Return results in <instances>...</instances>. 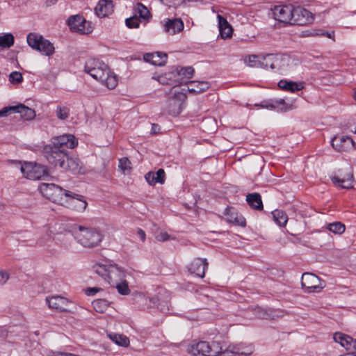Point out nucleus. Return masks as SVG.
<instances>
[{
	"label": "nucleus",
	"instance_id": "36",
	"mask_svg": "<svg viewBox=\"0 0 356 356\" xmlns=\"http://www.w3.org/2000/svg\"><path fill=\"white\" fill-rule=\"evenodd\" d=\"M334 340L340 343L341 346L344 347L347 350L348 348L350 346L353 339L348 335L343 333L337 332L334 334Z\"/></svg>",
	"mask_w": 356,
	"mask_h": 356
},
{
	"label": "nucleus",
	"instance_id": "46",
	"mask_svg": "<svg viewBox=\"0 0 356 356\" xmlns=\"http://www.w3.org/2000/svg\"><path fill=\"white\" fill-rule=\"evenodd\" d=\"M175 74L174 72H169L164 74H161L157 77V81L160 82L161 84H169L172 80H175Z\"/></svg>",
	"mask_w": 356,
	"mask_h": 356
},
{
	"label": "nucleus",
	"instance_id": "34",
	"mask_svg": "<svg viewBox=\"0 0 356 356\" xmlns=\"http://www.w3.org/2000/svg\"><path fill=\"white\" fill-rule=\"evenodd\" d=\"M246 200L248 204L254 209L262 210L263 203L261 195L259 193H254L248 194L246 196Z\"/></svg>",
	"mask_w": 356,
	"mask_h": 356
},
{
	"label": "nucleus",
	"instance_id": "29",
	"mask_svg": "<svg viewBox=\"0 0 356 356\" xmlns=\"http://www.w3.org/2000/svg\"><path fill=\"white\" fill-rule=\"evenodd\" d=\"M256 106L264 108H277L282 111H286L292 108V106L286 104L282 99L276 100L274 102H264L260 104H256Z\"/></svg>",
	"mask_w": 356,
	"mask_h": 356
},
{
	"label": "nucleus",
	"instance_id": "6",
	"mask_svg": "<svg viewBox=\"0 0 356 356\" xmlns=\"http://www.w3.org/2000/svg\"><path fill=\"white\" fill-rule=\"evenodd\" d=\"M67 25L72 31L79 34L88 35L93 31L92 23L80 15L70 16L67 19Z\"/></svg>",
	"mask_w": 356,
	"mask_h": 356
},
{
	"label": "nucleus",
	"instance_id": "12",
	"mask_svg": "<svg viewBox=\"0 0 356 356\" xmlns=\"http://www.w3.org/2000/svg\"><path fill=\"white\" fill-rule=\"evenodd\" d=\"M314 21V16L311 12L302 8H293V19L291 24L305 25L312 24Z\"/></svg>",
	"mask_w": 356,
	"mask_h": 356
},
{
	"label": "nucleus",
	"instance_id": "58",
	"mask_svg": "<svg viewBox=\"0 0 356 356\" xmlns=\"http://www.w3.org/2000/svg\"><path fill=\"white\" fill-rule=\"evenodd\" d=\"M170 238V236L167 232H161L159 235L157 236V241L162 242H165Z\"/></svg>",
	"mask_w": 356,
	"mask_h": 356
},
{
	"label": "nucleus",
	"instance_id": "32",
	"mask_svg": "<svg viewBox=\"0 0 356 356\" xmlns=\"http://www.w3.org/2000/svg\"><path fill=\"white\" fill-rule=\"evenodd\" d=\"M210 83L207 81H193L188 86V91L193 93H201L210 88Z\"/></svg>",
	"mask_w": 356,
	"mask_h": 356
},
{
	"label": "nucleus",
	"instance_id": "31",
	"mask_svg": "<svg viewBox=\"0 0 356 356\" xmlns=\"http://www.w3.org/2000/svg\"><path fill=\"white\" fill-rule=\"evenodd\" d=\"M278 86L282 90L291 92L299 91L304 88L302 82L287 81L286 80H281L278 83Z\"/></svg>",
	"mask_w": 356,
	"mask_h": 356
},
{
	"label": "nucleus",
	"instance_id": "40",
	"mask_svg": "<svg viewBox=\"0 0 356 356\" xmlns=\"http://www.w3.org/2000/svg\"><path fill=\"white\" fill-rule=\"evenodd\" d=\"M14 44V36L11 33H6L0 35V47L10 48Z\"/></svg>",
	"mask_w": 356,
	"mask_h": 356
},
{
	"label": "nucleus",
	"instance_id": "9",
	"mask_svg": "<svg viewBox=\"0 0 356 356\" xmlns=\"http://www.w3.org/2000/svg\"><path fill=\"white\" fill-rule=\"evenodd\" d=\"M254 350V346L250 343L241 342L231 343L223 351L225 354H232L236 356H250Z\"/></svg>",
	"mask_w": 356,
	"mask_h": 356
},
{
	"label": "nucleus",
	"instance_id": "44",
	"mask_svg": "<svg viewBox=\"0 0 356 356\" xmlns=\"http://www.w3.org/2000/svg\"><path fill=\"white\" fill-rule=\"evenodd\" d=\"M245 63L251 67H255L261 65V60L259 59V56L252 54L247 56L244 59Z\"/></svg>",
	"mask_w": 356,
	"mask_h": 356
},
{
	"label": "nucleus",
	"instance_id": "41",
	"mask_svg": "<svg viewBox=\"0 0 356 356\" xmlns=\"http://www.w3.org/2000/svg\"><path fill=\"white\" fill-rule=\"evenodd\" d=\"M92 304L93 309L99 313L104 312L108 307V302L104 299L94 300Z\"/></svg>",
	"mask_w": 356,
	"mask_h": 356
},
{
	"label": "nucleus",
	"instance_id": "48",
	"mask_svg": "<svg viewBox=\"0 0 356 356\" xmlns=\"http://www.w3.org/2000/svg\"><path fill=\"white\" fill-rule=\"evenodd\" d=\"M23 81V76L21 72H13L9 75V81L13 83H22Z\"/></svg>",
	"mask_w": 356,
	"mask_h": 356
},
{
	"label": "nucleus",
	"instance_id": "24",
	"mask_svg": "<svg viewBox=\"0 0 356 356\" xmlns=\"http://www.w3.org/2000/svg\"><path fill=\"white\" fill-rule=\"evenodd\" d=\"M207 266L208 263L206 259L196 258L191 263L188 270L191 273L200 277H203L204 276L205 269Z\"/></svg>",
	"mask_w": 356,
	"mask_h": 356
},
{
	"label": "nucleus",
	"instance_id": "62",
	"mask_svg": "<svg viewBox=\"0 0 356 356\" xmlns=\"http://www.w3.org/2000/svg\"><path fill=\"white\" fill-rule=\"evenodd\" d=\"M137 234L140 237L142 241H144L145 239V232L141 229H138L137 230Z\"/></svg>",
	"mask_w": 356,
	"mask_h": 356
},
{
	"label": "nucleus",
	"instance_id": "35",
	"mask_svg": "<svg viewBox=\"0 0 356 356\" xmlns=\"http://www.w3.org/2000/svg\"><path fill=\"white\" fill-rule=\"evenodd\" d=\"M58 186L54 184L42 183L39 185V191L44 197L49 199L54 192L58 191Z\"/></svg>",
	"mask_w": 356,
	"mask_h": 356
},
{
	"label": "nucleus",
	"instance_id": "55",
	"mask_svg": "<svg viewBox=\"0 0 356 356\" xmlns=\"http://www.w3.org/2000/svg\"><path fill=\"white\" fill-rule=\"evenodd\" d=\"M165 173L163 169H159L157 170V183L161 184L165 182Z\"/></svg>",
	"mask_w": 356,
	"mask_h": 356
},
{
	"label": "nucleus",
	"instance_id": "3",
	"mask_svg": "<svg viewBox=\"0 0 356 356\" xmlns=\"http://www.w3.org/2000/svg\"><path fill=\"white\" fill-rule=\"evenodd\" d=\"M93 269L97 275L110 284L122 281L124 277L122 268L114 263L95 264L93 266Z\"/></svg>",
	"mask_w": 356,
	"mask_h": 356
},
{
	"label": "nucleus",
	"instance_id": "13",
	"mask_svg": "<svg viewBox=\"0 0 356 356\" xmlns=\"http://www.w3.org/2000/svg\"><path fill=\"white\" fill-rule=\"evenodd\" d=\"M161 24L163 31L169 35L179 34L184 29V22L180 18H168Z\"/></svg>",
	"mask_w": 356,
	"mask_h": 356
},
{
	"label": "nucleus",
	"instance_id": "64",
	"mask_svg": "<svg viewBox=\"0 0 356 356\" xmlns=\"http://www.w3.org/2000/svg\"><path fill=\"white\" fill-rule=\"evenodd\" d=\"M56 356H78L75 354H72V353H58V355Z\"/></svg>",
	"mask_w": 356,
	"mask_h": 356
},
{
	"label": "nucleus",
	"instance_id": "37",
	"mask_svg": "<svg viewBox=\"0 0 356 356\" xmlns=\"http://www.w3.org/2000/svg\"><path fill=\"white\" fill-rule=\"evenodd\" d=\"M272 216L275 222L281 227H285L288 222V216L286 213L280 209H276L272 212Z\"/></svg>",
	"mask_w": 356,
	"mask_h": 356
},
{
	"label": "nucleus",
	"instance_id": "50",
	"mask_svg": "<svg viewBox=\"0 0 356 356\" xmlns=\"http://www.w3.org/2000/svg\"><path fill=\"white\" fill-rule=\"evenodd\" d=\"M157 58L160 60V61L157 60V66L164 65L168 60V54L165 52L157 51Z\"/></svg>",
	"mask_w": 356,
	"mask_h": 356
},
{
	"label": "nucleus",
	"instance_id": "17",
	"mask_svg": "<svg viewBox=\"0 0 356 356\" xmlns=\"http://www.w3.org/2000/svg\"><path fill=\"white\" fill-rule=\"evenodd\" d=\"M46 302L48 304V306L51 309H55L58 312H67L68 311V305L70 304V301L60 296H54L48 297L46 298Z\"/></svg>",
	"mask_w": 356,
	"mask_h": 356
},
{
	"label": "nucleus",
	"instance_id": "20",
	"mask_svg": "<svg viewBox=\"0 0 356 356\" xmlns=\"http://www.w3.org/2000/svg\"><path fill=\"white\" fill-rule=\"evenodd\" d=\"M173 72L175 74V81L179 83H186L188 80L191 79L195 73L194 68L191 66H178Z\"/></svg>",
	"mask_w": 356,
	"mask_h": 356
},
{
	"label": "nucleus",
	"instance_id": "21",
	"mask_svg": "<svg viewBox=\"0 0 356 356\" xmlns=\"http://www.w3.org/2000/svg\"><path fill=\"white\" fill-rule=\"evenodd\" d=\"M252 312L257 318L262 320H276L281 315L276 313V311L270 308H263L261 307H255L252 309Z\"/></svg>",
	"mask_w": 356,
	"mask_h": 356
},
{
	"label": "nucleus",
	"instance_id": "22",
	"mask_svg": "<svg viewBox=\"0 0 356 356\" xmlns=\"http://www.w3.org/2000/svg\"><path fill=\"white\" fill-rule=\"evenodd\" d=\"M46 157L50 163L54 164L55 165H60V161H65L67 154L64 149H60L53 146L50 147L49 152H47Z\"/></svg>",
	"mask_w": 356,
	"mask_h": 356
},
{
	"label": "nucleus",
	"instance_id": "38",
	"mask_svg": "<svg viewBox=\"0 0 356 356\" xmlns=\"http://www.w3.org/2000/svg\"><path fill=\"white\" fill-rule=\"evenodd\" d=\"M54 240L56 241V243L65 248L70 246L72 243V238L70 234H59L54 238Z\"/></svg>",
	"mask_w": 356,
	"mask_h": 356
},
{
	"label": "nucleus",
	"instance_id": "7",
	"mask_svg": "<svg viewBox=\"0 0 356 356\" xmlns=\"http://www.w3.org/2000/svg\"><path fill=\"white\" fill-rule=\"evenodd\" d=\"M20 170L25 177L33 180L40 179L48 175L46 166L31 162H25L21 165Z\"/></svg>",
	"mask_w": 356,
	"mask_h": 356
},
{
	"label": "nucleus",
	"instance_id": "1",
	"mask_svg": "<svg viewBox=\"0 0 356 356\" xmlns=\"http://www.w3.org/2000/svg\"><path fill=\"white\" fill-rule=\"evenodd\" d=\"M84 71L108 89H113L118 85L116 75L104 63L97 59H88L85 63Z\"/></svg>",
	"mask_w": 356,
	"mask_h": 356
},
{
	"label": "nucleus",
	"instance_id": "2",
	"mask_svg": "<svg viewBox=\"0 0 356 356\" xmlns=\"http://www.w3.org/2000/svg\"><path fill=\"white\" fill-rule=\"evenodd\" d=\"M74 235L77 242L87 248L99 246L104 238V234L98 229L82 226L74 230Z\"/></svg>",
	"mask_w": 356,
	"mask_h": 356
},
{
	"label": "nucleus",
	"instance_id": "28",
	"mask_svg": "<svg viewBox=\"0 0 356 356\" xmlns=\"http://www.w3.org/2000/svg\"><path fill=\"white\" fill-rule=\"evenodd\" d=\"M226 220L235 225L245 226V218L233 209H228L225 212Z\"/></svg>",
	"mask_w": 356,
	"mask_h": 356
},
{
	"label": "nucleus",
	"instance_id": "45",
	"mask_svg": "<svg viewBox=\"0 0 356 356\" xmlns=\"http://www.w3.org/2000/svg\"><path fill=\"white\" fill-rule=\"evenodd\" d=\"M119 168L124 174H129L131 170V163L130 161L124 157L119 160Z\"/></svg>",
	"mask_w": 356,
	"mask_h": 356
},
{
	"label": "nucleus",
	"instance_id": "59",
	"mask_svg": "<svg viewBox=\"0 0 356 356\" xmlns=\"http://www.w3.org/2000/svg\"><path fill=\"white\" fill-rule=\"evenodd\" d=\"M349 354L356 356V340L353 339L350 347L348 348Z\"/></svg>",
	"mask_w": 356,
	"mask_h": 356
},
{
	"label": "nucleus",
	"instance_id": "43",
	"mask_svg": "<svg viewBox=\"0 0 356 356\" xmlns=\"http://www.w3.org/2000/svg\"><path fill=\"white\" fill-rule=\"evenodd\" d=\"M56 117L61 120H65L70 115V108L65 106L58 105L56 109Z\"/></svg>",
	"mask_w": 356,
	"mask_h": 356
},
{
	"label": "nucleus",
	"instance_id": "54",
	"mask_svg": "<svg viewBox=\"0 0 356 356\" xmlns=\"http://www.w3.org/2000/svg\"><path fill=\"white\" fill-rule=\"evenodd\" d=\"M10 278V274L4 270H0V285H4Z\"/></svg>",
	"mask_w": 356,
	"mask_h": 356
},
{
	"label": "nucleus",
	"instance_id": "25",
	"mask_svg": "<svg viewBox=\"0 0 356 356\" xmlns=\"http://www.w3.org/2000/svg\"><path fill=\"white\" fill-rule=\"evenodd\" d=\"M95 13L99 17L108 16L113 12V3L111 0H100L96 6Z\"/></svg>",
	"mask_w": 356,
	"mask_h": 356
},
{
	"label": "nucleus",
	"instance_id": "15",
	"mask_svg": "<svg viewBox=\"0 0 356 356\" xmlns=\"http://www.w3.org/2000/svg\"><path fill=\"white\" fill-rule=\"evenodd\" d=\"M332 146L338 152H347L355 148V143L351 138L339 136L332 138Z\"/></svg>",
	"mask_w": 356,
	"mask_h": 356
},
{
	"label": "nucleus",
	"instance_id": "61",
	"mask_svg": "<svg viewBox=\"0 0 356 356\" xmlns=\"http://www.w3.org/2000/svg\"><path fill=\"white\" fill-rule=\"evenodd\" d=\"M321 33L323 34H321V36H322V35L326 36L327 38L332 39L333 41L335 40V38H334V31H332V33H328V32H325V31H324L323 30L321 29Z\"/></svg>",
	"mask_w": 356,
	"mask_h": 356
},
{
	"label": "nucleus",
	"instance_id": "11",
	"mask_svg": "<svg viewBox=\"0 0 356 356\" xmlns=\"http://www.w3.org/2000/svg\"><path fill=\"white\" fill-rule=\"evenodd\" d=\"M186 99V95L183 92H176L168 101L169 113L172 115H179L182 109L183 104Z\"/></svg>",
	"mask_w": 356,
	"mask_h": 356
},
{
	"label": "nucleus",
	"instance_id": "30",
	"mask_svg": "<svg viewBox=\"0 0 356 356\" xmlns=\"http://www.w3.org/2000/svg\"><path fill=\"white\" fill-rule=\"evenodd\" d=\"M133 10L134 15L138 16L145 23L152 18V15L147 8L141 3H137L134 5Z\"/></svg>",
	"mask_w": 356,
	"mask_h": 356
},
{
	"label": "nucleus",
	"instance_id": "39",
	"mask_svg": "<svg viewBox=\"0 0 356 356\" xmlns=\"http://www.w3.org/2000/svg\"><path fill=\"white\" fill-rule=\"evenodd\" d=\"M327 229L335 234H341L346 230L345 225L340 222H334L330 223L327 226Z\"/></svg>",
	"mask_w": 356,
	"mask_h": 356
},
{
	"label": "nucleus",
	"instance_id": "5",
	"mask_svg": "<svg viewBox=\"0 0 356 356\" xmlns=\"http://www.w3.org/2000/svg\"><path fill=\"white\" fill-rule=\"evenodd\" d=\"M28 44L33 49L45 56H51L54 54L55 48L52 43L43 38L42 35L31 33L26 38Z\"/></svg>",
	"mask_w": 356,
	"mask_h": 356
},
{
	"label": "nucleus",
	"instance_id": "23",
	"mask_svg": "<svg viewBox=\"0 0 356 356\" xmlns=\"http://www.w3.org/2000/svg\"><path fill=\"white\" fill-rule=\"evenodd\" d=\"M331 180L334 184L343 188L350 189L353 188V175L350 169L345 176H332Z\"/></svg>",
	"mask_w": 356,
	"mask_h": 356
},
{
	"label": "nucleus",
	"instance_id": "18",
	"mask_svg": "<svg viewBox=\"0 0 356 356\" xmlns=\"http://www.w3.org/2000/svg\"><path fill=\"white\" fill-rule=\"evenodd\" d=\"M285 58L278 54H268L262 57L261 66L264 68H280L284 65Z\"/></svg>",
	"mask_w": 356,
	"mask_h": 356
},
{
	"label": "nucleus",
	"instance_id": "56",
	"mask_svg": "<svg viewBox=\"0 0 356 356\" xmlns=\"http://www.w3.org/2000/svg\"><path fill=\"white\" fill-rule=\"evenodd\" d=\"M154 58V53H146V54H144V55H143V60L146 63H149L152 65H155Z\"/></svg>",
	"mask_w": 356,
	"mask_h": 356
},
{
	"label": "nucleus",
	"instance_id": "27",
	"mask_svg": "<svg viewBox=\"0 0 356 356\" xmlns=\"http://www.w3.org/2000/svg\"><path fill=\"white\" fill-rule=\"evenodd\" d=\"M218 26L220 36L222 39L230 38L233 34V29L232 26L228 23L226 19H225L220 15H218Z\"/></svg>",
	"mask_w": 356,
	"mask_h": 356
},
{
	"label": "nucleus",
	"instance_id": "33",
	"mask_svg": "<svg viewBox=\"0 0 356 356\" xmlns=\"http://www.w3.org/2000/svg\"><path fill=\"white\" fill-rule=\"evenodd\" d=\"M58 191L57 192H54L49 200L63 206L67 197L69 196L70 191L64 190L59 186H58Z\"/></svg>",
	"mask_w": 356,
	"mask_h": 356
},
{
	"label": "nucleus",
	"instance_id": "53",
	"mask_svg": "<svg viewBox=\"0 0 356 356\" xmlns=\"http://www.w3.org/2000/svg\"><path fill=\"white\" fill-rule=\"evenodd\" d=\"M145 178L149 185L154 186L156 184V176L154 172H149L145 175Z\"/></svg>",
	"mask_w": 356,
	"mask_h": 356
},
{
	"label": "nucleus",
	"instance_id": "57",
	"mask_svg": "<svg viewBox=\"0 0 356 356\" xmlns=\"http://www.w3.org/2000/svg\"><path fill=\"white\" fill-rule=\"evenodd\" d=\"M100 291H102V289L99 287H89L86 289V293L88 296H94Z\"/></svg>",
	"mask_w": 356,
	"mask_h": 356
},
{
	"label": "nucleus",
	"instance_id": "4",
	"mask_svg": "<svg viewBox=\"0 0 356 356\" xmlns=\"http://www.w3.org/2000/svg\"><path fill=\"white\" fill-rule=\"evenodd\" d=\"M187 352L193 356H219L223 353L220 342L199 341L188 345Z\"/></svg>",
	"mask_w": 356,
	"mask_h": 356
},
{
	"label": "nucleus",
	"instance_id": "26",
	"mask_svg": "<svg viewBox=\"0 0 356 356\" xmlns=\"http://www.w3.org/2000/svg\"><path fill=\"white\" fill-rule=\"evenodd\" d=\"M11 109L12 113H19L20 115V118L25 120H31L35 117V111L24 104L11 106Z\"/></svg>",
	"mask_w": 356,
	"mask_h": 356
},
{
	"label": "nucleus",
	"instance_id": "42",
	"mask_svg": "<svg viewBox=\"0 0 356 356\" xmlns=\"http://www.w3.org/2000/svg\"><path fill=\"white\" fill-rule=\"evenodd\" d=\"M110 338L115 343L122 346L126 347L129 344V338L122 334H114L110 335Z\"/></svg>",
	"mask_w": 356,
	"mask_h": 356
},
{
	"label": "nucleus",
	"instance_id": "49",
	"mask_svg": "<svg viewBox=\"0 0 356 356\" xmlns=\"http://www.w3.org/2000/svg\"><path fill=\"white\" fill-rule=\"evenodd\" d=\"M116 284V288L118 289V291L119 293L122 295H127L129 293L130 290L128 286V284L126 281H123L121 282H117Z\"/></svg>",
	"mask_w": 356,
	"mask_h": 356
},
{
	"label": "nucleus",
	"instance_id": "51",
	"mask_svg": "<svg viewBox=\"0 0 356 356\" xmlns=\"http://www.w3.org/2000/svg\"><path fill=\"white\" fill-rule=\"evenodd\" d=\"M161 2L169 8L174 7L176 8L177 6H179L182 2L183 0H160Z\"/></svg>",
	"mask_w": 356,
	"mask_h": 356
},
{
	"label": "nucleus",
	"instance_id": "60",
	"mask_svg": "<svg viewBox=\"0 0 356 356\" xmlns=\"http://www.w3.org/2000/svg\"><path fill=\"white\" fill-rule=\"evenodd\" d=\"M10 113H12L11 106L5 107L0 111V117L7 116Z\"/></svg>",
	"mask_w": 356,
	"mask_h": 356
},
{
	"label": "nucleus",
	"instance_id": "52",
	"mask_svg": "<svg viewBox=\"0 0 356 356\" xmlns=\"http://www.w3.org/2000/svg\"><path fill=\"white\" fill-rule=\"evenodd\" d=\"M321 29H312L307 30L306 31L302 32V35L306 37H315V36H321Z\"/></svg>",
	"mask_w": 356,
	"mask_h": 356
},
{
	"label": "nucleus",
	"instance_id": "16",
	"mask_svg": "<svg viewBox=\"0 0 356 356\" xmlns=\"http://www.w3.org/2000/svg\"><path fill=\"white\" fill-rule=\"evenodd\" d=\"M78 145V141L72 134H64L54 138L53 146L65 151V148L72 149Z\"/></svg>",
	"mask_w": 356,
	"mask_h": 356
},
{
	"label": "nucleus",
	"instance_id": "10",
	"mask_svg": "<svg viewBox=\"0 0 356 356\" xmlns=\"http://www.w3.org/2000/svg\"><path fill=\"white\" fill-rule=\"evenodd\" d=\"M87 205L88 203L83 196L70 191L69 196L67 197L63 206L78 212H83Z\"/></svg>",
	"mask_w": 356,
	"mask_h": 356
},
{
	"label": "nucleus",
	"instance_id": "14",
	"mask_svg": "<svg viewBox=\"0 0 356 356\" xmlns=\"http://www.w3.org/2000/svg\"><path fill=\"white\" fill-rule=\"evenodd\" d=\"M272 10L275 20L284 24H291V19H293L292 6H277Z\"/></svg>",
	"mask_w": 356,
	"mask_h": 356
},
{
	"label": "nucleus",
	"instance_id": "47",
	"mask_svg": "<svg viewBox=\"0 0 356 356\" xmlns=\"http://www.w3.org/2000/svg\"><path fill=\"white\" fill-rule=\"evenodd\" d=\"M142 20L136 15H133L125 20V24L129 29H137Z\"/></svg>",
	"mask_w": 356,
	"mask_h": 356
},
{
	"label": "nucleus",
	"instance_id": "8",
	"mask_svg": "<svg viewBox=\"0 0 356 356\" xmlns=\"http://www.w3.org/2000/svg\"><path fill=\"white\" fill-rule=\"evenodd\" d=\"M301 285L305 291L308 293L319 292L325 286L321 279L311 273H305L302 274Z\"/></svg>",
	"mask_w": 356,
	"mask_h": 356
},
{
	"label": "nucleus",
	"instance_id": "19",
	"mask_svg": "<svg viewBox=\"0 0 356 356\" xmlns=\"http://www.w3.org/2000/svg\"><path fill=\"white\" fill-rule=\"evenodd\" d=\"M67 160L60 161V167L65 170L70 171L74 174H82L84 172V168L82 163L77 158L66 157Z\"/></svg>",
	"mask_w": 356,
	"mask_h": 356
},
{
	"label": "nucleus",
	"instance_id": "63",
	"mask_svg": "<svg viewBox=\"0 0 356 356\" xmlns=\"http://www.w3.org/2000/svg\"><path fill=\"white\" fill-rule=\"evenodd\" d=\"M40 244L41 246L45 247L48 249H49V248H50V245H49L47 241H46V240H44V238H41L40 240Z\"/></svg>",
	"mask_w": 356,
	"mask_h": 356
}]
</instances>
